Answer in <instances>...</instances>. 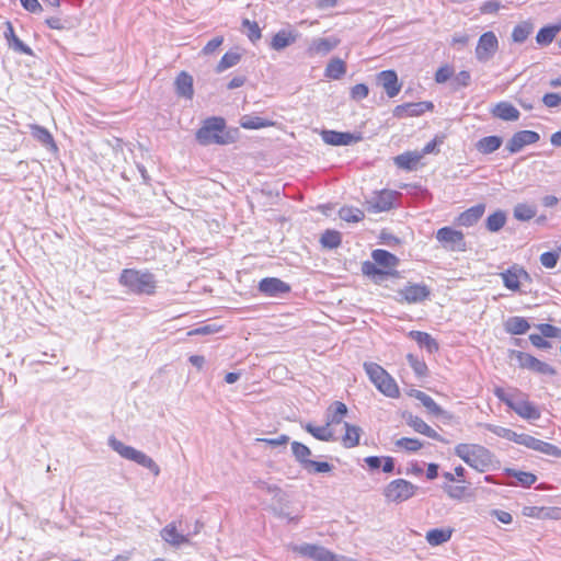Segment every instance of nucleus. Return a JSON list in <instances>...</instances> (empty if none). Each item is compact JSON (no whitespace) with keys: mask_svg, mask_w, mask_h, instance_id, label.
<instances>
[{"mask_svg":"<svg viewBox=\"0 0 561 561\" xmlns=\"http://www.w3.org/2000/svg\"><path fill=\"white\" fill-rule=\"evenodd\" d=\"M196 139L203 146L229 145L234 142V133L227 130L226 122L221 117H209L196 131Z\"/></svg>","mask_w":561,"mask_h":561,"instance_id":"f257e3e1","label":"nucleus"},{"mask_svg":"<svg viewBox=\"0 0 561 561\" xmlns=\"http://www.w3.org/2000/svg\"><path fill=\"white\" fill-rule=\"evenodd\" d=\"M455 455L471 468L484 472L492 465V454L485 447L477 444H458Z\"/></svg>","mask_w":561,"mask_h":561,"instance_id":"f03ea898","label":"nucleus"},{"mask_svg":"<svg viewBox=\"0 0 561 561\" xmlns=\"http://www.w3.org/2000/svg\"><path fill=\"white\" fill-rule=\"evenodd\" d=\"M119 283L136 294L146 295L153 294L157 284L153 274L131 268L122 272Z\"/></svg>","mask_w":561,"mask_h":561,"instance_id":"7ed1b4c3","label":"nucleus"},{"mask_svg":"<svg viewBox=\"0 0 561 561\" xmlns=\"http://www.w3.org/2000/svg\"><path fill=\"white\" fill-rule=\"evenodd\" d=\"M108 446L116 451L121 457L134 461L139 466H142L150 470L156 477L160 474V468L154 460L146 455L145 453L137 450L136 448L125 445L114 436L108 438Z\"/></svg>","mask_w":561,"mask_h":561,"instance_id":"20e7f679","label":"nucleus"},{"mask_svg":"<svg viewBox=\"0 0 561 561\" xmlns=\"http://www.w3.org/2000/svg\"><path fill=\"white\" fill-rule=\"evenodd\" d=\"M364 369L376 388L387 397H399V388L396 380L378 364L364 363Z\"/></svg>","mask_w":561,"mask_h":561,"instance_id":"39448f33","label":"nucleus"},{"mask_svg":"<svg viewBox=\"0 0 561 561\" xmlns=\"http://www.w3.org/2000/svg\"><path fill=\"white\" fill-rule=\"evenodd\" d=\"M291 451L295 459L309 472L325 473L332 470V465L327 461H314L309 459L311 450L308 446L299 443H291Z\"/></svg>","mask_w":561,"mask_h":561,"instance_id":"423d86ee","label":"nucleus"},{"mask_svg":"<svg viewBox=\"0 0 561 561\" xmlns=\"http://www.w3.org/2000/svg\"><path fill=\"white\" fill-rule=\"evenodd\" d=\"M417 486L404 479H396L387 484L383 495L388 502L402 503L411 499Z\"/></svg>","mask_w":561,"mask_h":561,"instance_id":"0eeeda50","label":"nucleus"},{"mask_svg":"<svg viewBox=\"0 0 561 561\" xmlns=\"http://www.w3.org/2000/svg\"><path fill=\"white\" fill-rule=\"evenodd\" d=\"M436 239L448 251L465 252L467 250L463 233L450 227H443L438 229L436 232Z\"/></svg>","mask_w":561,"mask_h":561,"instance_id":"6e6552de","label":"nucleus"},{"mask_svg":"<svg viewBox=\"0 0 561 561\" xmlns=\"http://www.w3.org/2000/svg\"><path fill=\"white\" fill-rule=\"evenodd\" d=\"M290 549L291 551L299 553L302 557L310 558L314 561H337L336 554L322 546L302 543L293 545L290 546Z\"/></svg>","mask_w":561,"mask_h":561,"instance_id":"1a4fd4ad","label":"nucleus"},{"mask_svg":"<svg viewBox=\"0 0 561 561\" xmlns=\"http://www.w3.org/2000/svg\"><path fill=\"white\" fill-rule=\"evenodd\" d=\"M497 47L499 41L495 34L493 32L483 33L476 47L477 59L482 62L489 61L496 53Z\"/></svg>","mask_w":561,"mask_h":561,"instance_id":"9d476101","label":"nucleus"},{"mask_svg":"<svg viewBox=\"0 0 561 561\" xmlns=\"http://www.w3.org/2000/svg\"><path fill=\"white\" fill-rule=\"evenodd\" d=\"M516 358L522 368H527L531 371H535V373L541 374V375L553 376L557 374V371L553 367H551L549 364H547L545 362L539 360L538 358L534 357L530 354H527L524 352H517Z\"/></svg>","mask_w":561,"mask_h":561,"instance_id":"9b49d317","label":"nucleus"},{"mask_svg":"<svg viewBox=\"0 0 561 561\" xmlns=\"http://www.w3.org/2000/svg\"><path fill=\"white\" fill-rule=\"evenodd\" d=\"M341 43V39L336 36L319 37L311 41L307 48L309 57L325 56Z\"/></svg>","mask_w":561,"mask_h":561,"instance_id":"f8f14e48","label":"nucleus"},{"mask_svg":"<svg viewBox=\"0 0 561 561\" xmlns=\"http://www.w3.org/2000/svg\"><path fill=\"white\" fill-rule=\"evenodd\" d=\"M540 139L537 131L520 130L515 133L506 145V149L511 153L519 152L525 146L536 144Z\"/></svg>","mask_w":561,"mask_h":561,"instance_id":"ddd939ff","label":"nucleus"},{"mask_svg":"<svg viewBox=\"0 0 561 561\" xmlns=\"http://www.w3.org/2000/svg\"><path fill=\"white\" fill-rule=\"evenodd\" d=\"M520 445L554 458H561V449L558 446L540 440L527 434H523V438H520Z\"/></svg>","mask_w":561,"mask_h":561,"instance_id":"4468645a","label":"nucleus"},{"mask_svg":"<svg viewBox=\"0 0 561 561\" xmlns=\"http://www.w3.org/2000/svg\"><path fill=\"white\" fill-rule=\"evenodd\" d=\"M508 407L525 420H538L540 417L539 409L525 398H514L508 402Z\"/></svg>","mask_w":561,"mask_h":561,"instance_id":"2eb2a0df","label":"nucleus"},{"mask_svg":"<svg viewBox=\"0 0 561 561\" xmlns=\"http://www.w3.org/2000/svg\"><path fill=\"white\" fill-rule=\"evenodd\" d=\"M321 137L325 144L331 146H348L362 139L359 135L335 130H323Z\"/></svg>","mask_w":561,"mask_h":561,"instance_id":"dca6fc26","label":"nucleus"},{"mask_svg":"<svg viewBox=\"0 0 561 561\" xmlns=\"http://www.w3.org/2000/svg\"><path fill=\"white\" fill-rule=\"evenodd\" d=\"M259 289L266 296L277 297L288 293L290 287L279 278L266 277L260 282Z\"/></svg>","mask_w":561,"mask_h":561,"instance_id":"f3484780","label":"nucleus"},{"mask_svg":"<svg viewBox=\"0 0 561 561\" xmlns=\"http://www.w3.org/2000/svg\"><path fill=\"white\" fill-rule=\"evenodd\" d=\"M378 83L383 88L389 98L398 95L401 84L398 81V76L393 70H383L377 76Z\"/></svg>","mask_w":561,"mask_h":561,"instance_id":"a211bd4d","label":"nucleus"},{"mask_svg":"<svg viewBox=\"0 0 561 561\" xmlns=\"http://www.w3.org/2000/svg\"><path fill=\"white\" fill-rule=\"evenodd\" d=\"M399 295L407 302L415 304L425 300L430 296V290L425 285L414 284L401 289Z\"/></svg>","mask_w":561,"mask_h":561,"instance_id":"6ab92c4d","label":"nucleus"},{"mask_svg":"<svg viewBox=\"0 0 561 561\" xmlns=\"http://www.w3.org/2000/svg\"><path fill=\"white\" fill-rule=\"evenodd\" d=\"M433 108V104L431 102H417V103H407L402 105H398L394 108V116L403 117V116H419L426 111H431Z\"/></svg>","mask_w":561,"mask_h":561,"instance_id":"aec40b11","label":"nucleus"},{"mask_svg":"<svg viewBox=\"0 0 561 561\" xmlns=\"http://www.w3.org/2000/svg\"><path fill=\"white\" fill-rule=\"evenodd\" d=\"M161 538L172 547H180L182 545L188 543V536L183 535L178 531L174 523L168 524L160 531Z\"/></svg>","mask_w":561,"mask_h":561,"instance_id":"412c9836","label":"nucleus"},{"mask_svg":"<svg viewBox=\"0 0 561 561\" xmlns=\"http://www.w3.org/2000/svg\"><path fill=\"white\" fill-rule=\"evenodd\" d=\"M30 129L33 138L36 139L43 147H45L47 150L51 152L57 151L58 148L56 146L54 138L45 127L33 124L30 125Z\"/></svg>","mask_w":561,"mask_h":561,"instance_id":"4be33fe9","label":"nucleus"},{"mask_svg":"<svg viewBox=\"0 0 561 561\" xmlns=\"http://www.w3.org/2000/svg\"><path fill=\"white\" fill-rule=\"evenodd\" d=\"M502 278L505 287L512 290H517L519 288L520 280H528L530 279V276L525 270L513 267L505 273H502Z\"/></svg>","mask_w":561,"mask_h":561,"instance_id":"5701e85b","label":"nucleus"},{"mask_svg":"<svg viewBox=\"0 0 561 561\" xmlns=\"http://www.w3.org/2000/svg\"><path fill=\"white\" fill-rule=\"evenodd\" d=\"M175 91L179 96L191 100L194 94L193 77L186 71H181L175 79Z\"/></svg>","mask_w":561,"mask_h":561,"instance_id":"b1692460","label":"nucleus"},{"mask_svg":"<svg viewBox=\"0 0 561 561\" xmlns=\"http://www.w3.org/2000/svg\"><path fill=\"white\" fill-rule=\"evenodd\" d=\"M484 210L485 206L483 204H478L461 213L457 218V222L460 226L471 227L483 216Z\"/></svg>","mask_w":561,"mask_h":561,"instance_id":"393cba45","label":"nucleus"},{"mask_svg":"<svg viewBox=\"0 0 561 561\" xmlns=\"http://www.w3.org/2000/svg\"><path fill=\"white\" fill-rule=\"evenodd\" d=\"M423 158V153L419 151H407L394 157V164L403 170L412 171L416 168L420 160Z\"/></svg>","mask_w":561,"mask_h":561,"instance_id":"a878e982","label":"nucleus"},{"mask_svg":"<svg viewBox=\"0 0 561 561\" xmlns=\"http://www.w3.org/2000/svg\"><path fill=\"white\" fill-rule=\"evenodd\" d=\"M397 196V192L381 191L376 197L373 198L370 205L376 211H386L393 206Z\"/></svg>","mask_w":561,"mask_h":561,"instance_id":"bb28decb","label":"nucleus"},{"mask_svg":"<svg viewBox=\"0 0 561 561\" xmlns=\"http://www.w3.org/2000/svg\"><path fill=\"white\" fill-rule=\"evenodd\" d=\"M4 37L8 42L9 47L14 51L30 56L33 55V50L15 35L13 26L10 22L7 23V31L4 32Z\"/></svg>","mask_w":561,"mask_h":561,"instance_id":"cd10ccee","label":"nucleus"},{"mask_svg":"<svg viewBox=\"0 0 561 561\" xmlns=\"http://www.w3.org/2000/svg\"><path fill=\"white\" fill-rule=\"evenodd\" d=\"M492 114L506 122H514L519 118V111L508 102H500L495 105Z\"/></svg>","mask_w":561,"mask_h":561,"instance_id":"c85d7f7f","label":"nucleus"},{"mask_svg":"<svg viewBox=\"0 0 561 561\" xmlns=\"http://www.w3.org/2000/svg\"><path fill=\"white\" fill-rule=\"evenodd\" d=\"M371 257L377 265L383 268H393L399 263V259L394 254L382 249L374 250Z\"/></svg>","mask_w":561,"mask_h":561,"instance_id":"c756f323","label":"nucleus"},{"mask_svg":"<svg viewBox=\"0 0 561 561\" xmlns=\"http://www.w3.org/2000/svg\"><path fill=\"white\" fill-rule=\"evenodd\" d=\"M347 413V407L340 401L333 402L327 410V423L329 426L340 424Z\"/></svg>","mask_w":561,"mask_h":561,"instance_id":"7c9ffc66","label":"nucleus"},{"mask_svg":"<svg viewBox=\"0 0 561 561\" xmlns=\"http://www.w3.org/2000/svg\"><path fill=\"white\" fill-rule=\"evenodd\" d=\"M297 34H294L293 32L280 30L277 32L271 43V47L275 50H282L286 48L287 46L294 44L297 39Z\"/></svg>","mask_w":561,"mask_h":561,"instance_id":"2f4dec72","label":"nucleus"},{"mask_svg":"<svg viewBox=\"0 0 561 561\" xmlns=\"http://www.w3.org/2000/svg\"><path fill=\"white\" fill-rule=\"evenodd\" d=\"M408 424L413 427L414 431L417 433H421L430 438L442 440L440 435L433 430L430 425H427L421 417L419 416H411L409 419Z\"/></svg>","mask_w":561,"mask_h":561,"instance_id":"473e14b6","label":"nucleus"},{"mask_svg":"<svg viewBox=\"0 0 561 561\" xmlns=\"http://www.w3.org/2000/svg\"><path fill=\"white\" fill-rule=\"evenodd\" d=\"M561 31V23L556 25H547L539 30L536 42L540 46H547L553 42L557 34Z\"/></svg>","mask_w":561,"mask_h":561,"instance_id":"72a5a7b5","label":"nucleus"},{"mask_svg":"<svg viewBox=\"0 0 561 561\" xmlns=\"http://www.w3.org/2000/svg\"><path fill=\"white\" fill-rule=\"evenodd\" d=\"M346 72V65L340 58H332L324 70V76L329 79L339 80Z\"/></svg>","mask_w":561,"mask_h":561,"instance_id":"f704fd0d","label":"nucleus"},{"mask_svg":"<svg viewBox=\"0 0 561 561\" xmlns=\"http://www.w3.org/2000/svg\"><path fill=\"white\" fill-rule=\"evenodd\" d=\"M409 335L421 347H425L430 353H434L438 350V343L426 332L411 331Z\"/></svg>","mask_w":561,"mask_h":561,"instance_id":"c9c22d12","label":"nucleus"},{"mask_svg":"<svg viewBox=\"0 0 561 561\" xmlns=\"http://www.w3.org/2000/svg\"><path fill=\"white\" fill-rule=\"evenodd\" d=\"M274 122L253 115H243L240 118V126L244 129H260L274 126Z\"/></svg>","mask_w":561,"mask_h":561,"instance_id":"e433bc0d","label":"nucleus"},{"mask_svg":"<svg viewBox=\"0 0 561 561\" xmlns=\"http://www.w3.org/2000/svg\"><path fill=\"white\" fill-rule=\"evenodd\" d=\"M502 145V138L499 136H488L481 138L476 147L479 152L483 154H490L494 151H496Z\"/></svg>","mask_w":561,"mask_h":561,"instance_id":"4c0bfd02","label":"nucleus"},{"mask_svg":"<svg viewBox=\"0 0 561 561\" xmlns=\"http://www.w3.org/2000/svg\"><path fill=\"white\" fill-rule=\"evenodd\" d=\"M254 486L257 489V490H261L263 492H266L268 494H272L273 497L278 502V503H283L284 501H286V494L285 492L276 484H270L268 482L264 481V480H256L254 481Z\"/></svg>","mask_w":561,"mask_h":561,"instance_id":"58836bf2","label":"nucleus"},{"mask_svg":"<svg viewBox=\"0 0 561 561\" xmlns=\"http://www.w3.org/2000/svg\"><path fill=\"white\" fill-rule=\"evenodd\" d=\"M345 426V435L342 438V443L346 448H353L359 444V437L362 430L356 425H351L348 423L344 424Z\"/></svg>","mask_w":561,"mask_h":561,"instance_id":"ea45409f","label":"nucleus"},{"mask_svg":"<svg viewBox=\"0 0 561 561\" xmlns=\"http://www.w3.org/2000/svg\"><path fill=\"white\" fill-rule=\"evenodd\" d=\"M305 430L319 440L330 442L334 439L333 433L328 423L323 426H314L311 423H308L305 425Z\"/></svg>","mask_w":561,"mask_h":561,"instance_id":"a19ab883","label":"nucleus"},{"mask_svg":"<svg viewBox=\"0 0 561 561\" xmlns=\"http://www.w3.org/2000/svg\"><path fill=\"white\" fill-rule=\"evenodd\" d=\"M529 329V323L522 317H511L505 322V330L511 334H524Z\"/></svg>","mask_w":561,"mask_h":561,"instance_id":"79ce46f5","label":"nucleus"},{"mask_svg":"<svg viewBox=\"0 0 561 561\" xmlns=\"http://www.w3.org/2000/svg\"><path fill=\"white\" fill-rule=\"evenodd\" d=\"M534 25L529 21H524L517 24L512 32V39L514 43L522 44L533 33Z\"/></svg>","mask_w":561,"mask_h":561,"instance_id":"37998d69","label":"nucleus"},{"mask_svg":"<svg viewBox=\"0 0 561 561\" xmlns=\"http://www.w3.org/2000/svg\"><path fill=\"white\" fill-rule=\"evenodd\" d=\"M451 537L450 529L434 528L427 531L426 540L431 546H439L447 542Z\"/></svg>","mask_w":561,"mask_h":561,"instance_id":"c03bdc74","label":"nucleus"},{"mask_svg":"<svg viewBox=\"0 0 561 561\" xmlns=\"http://www.w3.org/2000/svg\"><path fill=\"white\" fill-rule=\"evenodd\" d=\"M414 397L435 416L444 414V410L434 401L432 397L423 391H416Z\"/></svg>","mask_w":561,"mask_h":561,"instance_id":"a18cd8bd","label":"nucleus"},{"mask_svg":"<svg viewBox=\"0 0 561 561\" xmlns=\"http://www.w3.org/2000/svg\"><path fill=\"white\" fill-rule=\"evenodd\" d=\"M537 214L536 206L519 203L514 207V217L520 221H528Z\"/></svg>","mask_w":561,"mask_h":561,"instance_id":"49530a36","label":"nucleus"},{"mask_svg":"<svg viewBox=\"0 0 561 561\" xmlns=\"http://www.w3.org/2000/svg\"><path fill=\"white\" fill-rule=\"evenodd\" d=\"M362 271L365 275L370 276L375 282H381L386 276L390 275L389 271H383L377 267L374 262L366 261L362 265Z\"/></svg>","mask_w":561,"mask_h":561,"instance_id":"de8ad7c7","label":"nucleus"},{"mask_svg":"<svg viewBox=\"0 0 561 561\" xmlns=\"http://www.w3.org/2000/svg\"><path fill=\"white\" fill-rule=\"evenodd\" d=\"M506 222V215L503 210H497L486 218V229L491 232H497Z\"/></svg>","mask_w":561,"mask_h":561,"instance_id":"09e8293b","label":"nucleus"},{"mask_svg":"<svg viewBox=\"0 0 561 561\" xmlns=\"http://www.w3.org/2000/svg\"><path fill=\"white\" fill-rule=\"evenodd\" d=\"M241 59V55L236 51H227L219 60L216 71L222 72L233 66H236Z\"/></svg>","mask_w":561,"mask_h":561,"instance_id":"8fccbe9b","label":"nucleus"},{"mask_svg":"<svg viewBox=\"0 0 561 561\" xmlns=\"http://www.w3.org/2000/svg\"><path fill=\"white\" fill-rule=\"evenodd\" d=\"M342 237L339 231L327 230L320 239L321 244L328 249H335L341 244Z\"/></svg>","mask_w":561,"mask_h":561,"instance_id":"3c124183","label":"nucleus"},{"mask_svg":"<svg viewBox=\"0 0 561 561\" xmlns=\"http://www.w3.org/2000/svg\"><path fill=\"white\" fill-rule=\"evenodd\" d=\"M340 218L347 222H358L364 218V213L358 208L343 207L339 211Z\"/></svg>","mask_w":561,"mask_h":561,"instance_id":"603ef678","label":"nucleus"},{"mask_svg":"<svg viewBox=\"0 0 561 561\" xmlns=\"http://www.w3.org/2000/svg\"><path fill=\"white\" fill-rule=\"evenodd\" d=\"M507 474L516 478L518 483L523 486H530L537 480L536 476L530 472L517 471L514 469H508Z\"/></svg>","mask_w":561,"mask_h":561,"instance_id":"864d4df0","label":"nucleus"},{"mask_svg":"<svg viewBox=\"0 0 561 561\" xmlns=\"http://www.w3.org/2000/svg\"><path fill=\"white\" fill-rule=\"evenodd\" d=\"M407 359L410 364V366L412 367V369L414 370V373L419 376V377H424L426 376L427 374V366L425 364L424 360L422 359H419L416 356H414L413 354H408L407 355Z\"/></svg>","mask_w":561,"mask_h":561,"instance_id":"5fc2aeb1","label":"nucleus"},{"mask_svg":"<svg viewBox=\"0 0 561 561\" xmlns=\"http://www.w3.org/2000/svg\"><path fill=\"white\" fill-rule=\"evenodd\" d=\"M242 26L244 28H248V37L251 42L255 43L261 38V28L259 27L256 22H251L250 20L244 19L242 21Z\"/></svg>","mask_w":561,"mask_h":561,"instance_id":"6e6d98bb","label":"nucleus"},{"mask_svg":"<svg viewBox=\"0 0 561 561\" xmlns=\"http://www.w3.org/2000/svg\"><path fill=\"white\" fill-rule=\"evenodd\" d=\"M398 447L404 448L409 451H417L422 448V443L415 438L402 437L396 442Z\"/></svg>","mask_w":561,"mask_h":561,"instance_id":"4d7b16f0","label":"nucleus"},{"mask_svg":"<svg viewBox=\"0 0 561 561\" xmlns=\"http://www.w3.org/2000/svg\"><path fill=\"white\" fill-rule=\"evenodd\" d=\"M444 491L450 499L461 500L465 496L467 488L465 485H451L445 484L443 486Z\"/></svg>","mask_w":561,"mask_h":561,"instance_id":"13d9d810","label":"nucleus"},{"mask_svg":"<svg viewBox=\"0 0 561 561\" xmlns=\"http://www.w3.org/2000/svg\"><path fill=\"white\" fill-rule=\"evenodd\" d=\"M538 330L546 337H554L561 340V329L549 323H541L538 325Z\"/></svg>","mask_w":561,"mask_h":561,"instance_id":"bf43d9fd","label":"nucleus"},{"mask_svg":"<svg viewBox=\"0 0 561 561\" xmlns=\"http://www.w3.org/2000/svg\"><path fill=\"white\" fill-rule=\"evenodd\" d=\"M559 254L556 252H545L540 255V263L546 268H553L558 263Z\"/></svg>","mask_w":561,"mask_h":561,"instance_id":"052dcab7","label":"nucleus"},{"mask_svg":"<svg viewBox=\"0 0 561 561\" xmlns=\"http://www.w3.org/2000/svg\"><path fill=\"white\" fill-rule=\"evenodd\" d=\"M368 87L364 83H358L352 88L351 95L354 100H363L368 95Z\"/></svg>","mask_w":561,"mask_h":561,"instance_id":"680f3d73","label":"nucleus"},{"mask_svg":"<svg viewBox=\"0 0 561 561\" xmlns=\"http://www.w3.org/2000/svg\"><path fill=\"white\" fill-rule=\"evenodd\" d=\"M224 43L222 36H216L213 39H210L202 49V53L204 55H210L213 54L221 44Z\"/></svg>","mask_w":561,"mask_h":561,"instance_id":"e2e57ef3","label":"nucleus"},{"mask_svg":"<svg viewBox=\"0 0 561 561\" xmlns=\"http://www.w3.org/2000/svg\"><path fill=\"white\" fill-rule=\"evenodd\" d=\"M542 103L547 107H557L561 104V95L559 93H546L542 96Z\"/></svg>","mask_w":561,"mask_h":561,"instance_id":"0e129e2a","label":"nucleus"},{"mask_svg":"<svg viewBox=\"0 0 561 561\" xmlns=\"http://www.w3.org/2000/svg\"><path fill=\"white\" fill-rule=\"evenodd\" d=\"M501 3L495 0H489L482 3L480 11L483 14H492L500 10Z\"/></svg>","mask_w":561,"mask_h":561,"instance_id":"69168bd1","label":"nucleus"},{"mask_svg":"<svg viewBox=\"0 0 561 561\" xmlns=\"http://www.w3.org/2000/svg\"><path fill=\"white\" fill-rule=\"evenodd\" d=\"M470 80H471L470 72L462 70L455 76L454 83L457 85V88L467 87V85H469Z\"/></svg>","mask_w":561,"mask_h":561,"instance_id":"338daca9","label":"nucleus"},{"mask_svg":"<svg viewBox=\"0 0 561 561\" xmlns=\"http://www.w3.org/2000/svg\"><path fill=\"white\" fill-rule=\"evenodd\" d=\"M541 333L540 334H530L529 340L531 344L538 348H548L551 344L545 339Z\"/></svg>","mask_w":561,"mask_h":561,"instance_id":"774afa93","label":"nucleus"}]
</instances>
